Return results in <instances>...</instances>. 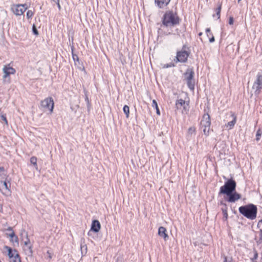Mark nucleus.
Returning a JSON list of instances; mask_svg holds the SVG:
<instances>
[{"label":"nucleus","mask_w":262,"mask_h":262,"mask_svg":"<svg viewBox=\"0 0 262 262\" xmlns=\"http://www.w3.org/2000/svg\"><path fill=\"white\" fill-rule=\"evenodd\" d=\"M180 23V18L177 14L172 11H167L162 18V24L165 27H173Z\"/></svg>","instance_id":"1"},{"label":"nucleus","mask_w":262,"mask_h":262,"mask_svg":"<svg viewBox=\"0 0 262 262\" xmlns=\"http://www.w3.org/2000/svg\"><path fill=\"white\" fill-rule=\"evenodd\" d=\"M239 212L248 219L253 220L256 217L257 209L256 205L250 204L242 206L238 209Z\"/></svg>","instance_id":"2"},{"label":"nucleus","mask_w":262,"mask_h":262,"mask_svg":"<svg viewBox=\"0 0 262 262\" xmlns=\"http://www.w3.org/2000/svg\"><path fill=\"white\" fill-rule=\"evenodd\" d=\"M236 186V182L232 179H229L220 188L219 194H230L235 190Z\"/></svg>","instance_id":"3"},{"label":"nucleus","mask_w":262,"mask_h":262,"mask_svg":"<svg viewBox=\"0 0 262 262\" xmlns=\"http://www.w3.org/2000/svg\"><path fill=\"white\" fill-rule=\"evenodd\" d=\"M252 89L255 95L258 96L262 90V71L257 73Z\"/></svg>","instance_id":"4"},{"label":"nucleus","mask_w":262,"mask_h":262,"mask_svg":"<svg viewBox=\"0 0 262 262\" xmlns=\"http://www.w3.org/2000/svg\"><path fill=\"white\" fill-rule=\"evenodd\" d=\"M210 118L208 114H205L201 122V128L205 135H208L210 128Z\"/></svg>","instance_id":"5"},{"label":"nucleus","mask_w":262,"mask_h":262,"mask_svg":"<svg viewBox=\"0 0 262 262\" xmlns=\"http://www.w3.org/2000/svg\"><path fill=\"white\" fill-rule=\"evenodd\" d=\"M194 73L192 69H187L186 72L184 73V76L187 81V85L191 90H193L194 88Z\"/></svg>","instance_id":"6"},{"label":"nucleus","mask_w":262,"mask_h":262,"mask_svg":"<svg viewBox=\"0 0 262 262\" xmlns=\"http://www.w3.org/2000/svg\"><path fill=\"white\" fill-rule=\"evenodd\" d=\"M185 46H183L182 50L177 53L176 62H185L187 60L189 53L185 50Z\"/></svg>","instance_id":"7"},{"label":"nucleus","mask_w":262,"mask_h":262,"mask_svg":"<svg viewBox=\"0 0 262 262\" xmlns=\"http://www.w3.org/2000/svg\"><path fill=\"white\" fill-rule=\"evenodd\" d=\"M41 106L45 108H48L52 113L54 108V101L52 97H48L41 101Z\"/></svg>","instance_id":"8"},{"label":"nucleus","mask_w":262,"mask_h":262,"mask_svg":"<svg viewBox=\"0 0 262 262\" xmlns=\"http://www.w3.org/2000/svg\"><path fill=\"white\" fill-rule=\"evenodd\" d=\"M26 4H18L16 5H13L11 7V10L16 15L19 16L22 15L24 13V12L27 10V7H26Z\"/></svg>","instance_id":"9"},{"label":"nucleus","mask_w":262,"mask_h":262,"mask_svg":"<svg viewBox=\"0 0 262 262\" xmlns=\"http://www.w3.org/2000/svg\"><path fill=\"white\" fill-rule=\"evenodd\" d=\"M227 198L226 200L229 203H234L241 198V195L235 191L231 192L230 194H227Z\"/></svg>","instance_id":"10"},{"label":"nucleus","mask_w":262,"mask_h":262,"mask_svg":"<svg viewBox=\"0 0 262 262\" xmlns=\"http://www.w3.org/2000/svg\"><path fill=\"white\" fill-rule=\"evenodd\" d=\"M101 228V225L98 220H94L92 222L91 231L88 232V235L91 236V231L94 232H98Z\"/></svg>","instance_id":"11"},{"label":"nucleus","mask_w":262,"mask_h":262,"mask_svg":"<svg viewBox=\"0 0 262 262\" xmlns=\"http://www.w3.org/2000/svg\"><path fill=\"white\" fill-rule=\"evenodd\" d=\"M3 71L4 73V75L3 76L4 78H6L10 74H15L16 72L14 68L9 67V65L4 66L3 69Z\"/></svg>","instance_id":"12"},{"label":"nucleus","mask_w":262,"mask_h":262,"mask_svg":"<svg viewBox=\"0 0 262 262\" xmlns=\"http://www.w3.org/2000/svg\"><path fill=\"white\" fill-rule=\"evenodd\" d=\"M188 104L186 103L185 101L180 99H178L176 101V107L177 109H181L182 107H183V109L186 112L188 111Z\"/></svg>","instance_id":"13"},{"label":"nucleus","mask_w":262,"mask_h":262,"mask_svg":"<svg viewBox=\"0 0 262 262\" xmlns=\"http://www.w3.org/2000/svg\"><path fill=\"white\" fill-rule=\"evenodd\" d=\"M158 234L159 236L162 237L165 241H167L168 238V236L166 233V230L164 227H160L158 230Z\"/></svg>","instance_id":"14"},{"label":"nucleus","mask_w":262,"mask_h":262,"mask_svg":"<svg viewBox=\"0 0 262 262\" xmlns=\"http://www.w3.org/2000/svg\"><path fill=\"white\" fill-rule=\"evenodd\" d=\"M170 0H155V3L160 8H163L166 6L170 2Z\"/></svg>","instance_id":"15"},{"label":"nucleus","mask_w":262,"mask_h":262,"mask_svg":"<svg viewBox=\"0 0 262 262\" xmlns=\"http://www.w3.org/2000/svg\"><path fill=\"white\" fill-rule=\"evenodd\" d=\"M231 116L233 117V120L231 121L228 122L227 124L225 125V126L227 127L229 126V129H231L232 128H233L236 121V116L234 114H232Z\"/></svg>","instance_id":"16"},{"label":"nucleus","mask_w":262,"mask_h":262,"mask_svg":"<svg viewBox=\"0 0 262 262\" xmlns=\"http://www.w3.org/2000/svg\"><path fill=\"white\" fill-rule=\"evenodd\" d=\"M10 187V183L9 182H7L5 181H2L0 182V189L9 190Z\"/></svg>","instance_id":"17"},{"label":"nucleus","mask_w":262,"mask_h":262,"mask_svg":"<svg viewBox=\"0 0 262 262\" xmlns=\"http://www.w3.org/2000/svg\"><path fill=\"white\" fill-rule=\"evenodd\" d=\"M6 248L8 249V256L10 259L14 257V255H15V253H17L16 250H14L13 251L10 247L8 246H6Z\"/></svg>","instance_id":"18"},{"label":"nucleus","mask_w":262,"mask_h":262,"mask_svg":"<svg viewBox=\"0 0 262 262\" xmlns=\"http://www.w3.org/2000/svg\"><path fill=\"white\" fill-rule=\"evenodd\" d=\"M224 205L225 206V207L222 208V210L223 214V220L226 221L228 219L227 207L225 204H224Z\"/></svg>","instance_id":"19"},{"label":"nucleus","mask_w":262,"mask_h":262,"mask_svg":"<svg viewBox=\"0 0 262 262\" xmlns=\"http://www.w3.org/2000/svg\"><path fill=\"white\" fill-rule=\"evenodd\" d=\"M30 162L35 167L36 170H38V166L37 164V158L35 157H32L30 158Z\"/></svg>","instance_id":"20"},{"label":"nucleus","mask_w":262,"mask_h":262,"mask_svg":"<svg viewBox=\"0 0 262 262\" xmlns=\"http://www.w3.org/2000/svg\"><path fill=\"white\" fill-rule=\"evenodd\" d=\"M12 262H21L20 258L18 253H15L14 257L11 259Z\"/></svg>","instance_id":"21"},{"label":"nucleus","mask_w":262,"mask_h":262,"mask_svg":"<svg viewBox=\"0 0 262 262\" xmlns=\"http://www.w3.org/2000/svg\"><path fill=\"white\" fill-rule=\"evenodd\" d=\"M123 110V112H124V114L126 115V117L127 118H128L129 114V107L127 105H125L124 106Z\"/></svg>","instance_id":"22"},{"label":"nucleus","mask_w":262,"mask_h":262,"mask_svg":"<svg viewBox=\"0 0 262 262\" xmlns=\"http://www.w3.org/2000/svg\"><path fill=\"white\" fill-rule=\"evenodd\" d=\"M222 9V5L220 4L218 7L216 9V15L217 16V18L219 19L220 18V13Z\"/></svg>","instance_id":"23"},{"label":"nucleus","mask_w":262,"mask_h":262,"mask_svg":"<svg viewBox=\"0 0 262 262\" xmlns=\"http://www.w3.org/2000/svg\"><path fill=\"white\" fill-rule=\"evenodd\" d=\"M262 135V130L260 129H259L256 134V140L257 141H259L260 140V138Z\"/></svg>","instance_id":"24"},{"label":"nucleus","mask_w":262,"mask_h":262,"mask_svg":"<svg viewBox=\"0 0 262 262\" xmlns=\"http://www.w3.org/2000/svg\"><path fill=\"white\" fill-rule=\"evenodd\" d=\"M9 236L12 238V241L13 240V238H15V242H16L17 243H18V237L16 236H15V235L13 232H12L11 234H10Z\"/></svg>","instance_id":"25"},{"label":"nucleus","mask_w":262,"mask_h":262,"mask_svg":"<svg viewBox=\"0 0 262 262\" xmlns=\"http://www.w3.org/2000/svg\"><path fill=\"white\" fill-rule=\"evenodd\" d=\"M34 14V13L31 10H28L27 12V14H26V16H27V17L28 19H30L31 18H32V17L33 16Z\"/></svg>","instance_id":"26"},{"label":"nucleus","mask_w":262,"mask_h":262,"mask_svg":"<svg viewBox=\"0 0 262 262\" xmlns=\"http://www.w3.org/2000/svg\"><path fill=\"white\" fill-rule=\"evenodd\" d=\"M81 250L82 251V253H83V251L85 250V253L87 251V246L85 244H84V243H81Z\"/></svg>","instance_id":"27"},{"label":"nucleus","mask_w":262,"mask_h":262,"mask_svg":"<svg viewBox=\"0 0 262 262\" xmlns=\"http://www.w3.org/2000/svg\"><path fill=\"white\" fill-rule=\"evenodd\" d=\"M195 131V128L193 127H190L189 128L188 130V135H192V134L194 133Z\"/></svg>","instance_id":"28"},{"label":"nucleus","mask_w":262,"mask_h":262,"mask_svg":"<svg viewBox=\"0 0 262 262\" xmlns=\"http://www.w3.org/2000/svg\"><path fill=\"white\" fill-rule=\"evenodd\" d=\"M175 65L173 63H170L169 64H165L163 65V68H171L174 67Z\"/></svg>","instance_id":"29"},{"label":"nucleus","mask_w":262,"mask_h":262,"mask_svg":"<svg viewBox=\"0 0 262 262\" xmlns=\"http://www.w3.org/2000/svg\"><path fill=\"white\" fill-rule=\"evenodd\" d=\"M152 106L155 108L158 107L157 101L155 100H153L152 102Z\"/></svg>","instance_id":"30"},{"label":"nucleus","mask_w":262,"mask_h":262,"mask_svg":"<svg viewBox=\"0 0 262 262\" xmlns=\"http://www.w3.org/2000/svg\"><path fill=\"white\" fill-rule=\"evenodd\" d=\"M32 30H33V32L34 34H35V35H38V31L37 30V29H36L35 25H33V29Z\"/></svg>","instance_id":"31"},{"label":"nucleus","mask_w":262,"mask_h":262,"mask_svg":"<svg viewBox=\"0 0 262 262\" xmlns=\"http://www.w3.org/2000/svg\"><path fill=\"white\" fill-rule=\"evenodd\" d=\"M206 33H207V36L209 37L210 36H212V35H213L211 32H210V28H207L206 29Z\"/></svg>","instance_id":"32"},{"label":"nucleus","mask_w":262,"mask_h":262,"mask_svg":"<svg viewBox=\"0 0 262 262\" xmlns=\"http://www.w3.org/2000/svg\"><path fill=\"white\" fill-rule=\"evenodd\" d=\"M52 1L56 3L58 8L60 10L61 9V6L59 3V0H52Z\"/></svg>","instance_id":"33"},{"label":"nucleus","mask_w":262,"mask_h":262,"mask_svg":"<svg viewBox=\"0 0 262 262\" xmlns=\"http://www.w3.org/2000/svg\"><path fill=\"white\" fill-rule=\"evenodd\" d=\"M1 118H2V119L3 121H5V123H6V124H8V121H7V118H6V116H5V115H2L1 116Z\"/></svg>","instance_id":"34"},{"label":"nucleus","mask_w":262,"mask_h":262,"mask_svg":"<svg viewBox=\"0 0 262 262\" xmlns=\"http://www.w3.org/2000/svg\"><path fill=\"white\" fill-rule=\"evenodd\" d=\"M72 56H73V58L74 59V60H78V57L77 55L76 54H74L73 52H72Z\"/></svg>","instance_id":"35"},{"label":"nucleus","mask_w":262,"mask_h":262,"mask_svg":"<svg viewBox=\"0 0 262 262\" xmlns=\"http://www.w3.org/2000/svg\"><path fill=\"white\" fill-rule=\"evenodd\" d=\"M229 24L230 25H232L233 24V18L232 17H230L229 18Z\"/></svg>","instance_id":"36"},{"label":"nucleus","mask_w":262,"mask_h":262,"mask_svg":"<svg viewBox=\"0 0 262 262\" xmlns=\"http://www.w3.org/2000/svg\"><path fill=\"white\" fill-rule=\"evenodd\" d=\"M215 40L214 37L213 35H212L211 37L209 38V42H213Z\"/></svg>","instance_id":"37"},{"label":"nucleus","mask_w":262,"mask_h":262,"mask_svg":"<svg viewBox=\"0 0 262 262\" xmlns=\"http://www.w3.org/2000/svg\"><path fill=\"white\" fill-rule=\"evenodd\" d=\"M156 112H157V114L158 115H160V111H159V108L158 107V108H156Z\"/></svg>","instance_id":"38"},{"label":"nucleus","mask_w":262,"mask_h":262,"mask_svg":"<svg viewBox=\"0 0 262 262\" xmlns=\"http://www.w3.org/2000/svg\"><path fill=\"white\" fill-rule=\"evenodd\" d=\"M223 262H231L230 260H228L226 257H225L224 260Z\"/></svg>","instance_id":"39"},{"label":"nucleus","mask_w":262,"mask_h":262,"mask_svg":"<svg viewBox=\"0 0 262 262\" xmlns=\"http://www.w3.org/2000/svg\"><path fill=\"white\" fill-rule=\"evenodd\" d=\"M85 101H87V103L89 104V101L88 97L87 96H86V97H85Z\"/></svg>","instance_id":"40"},{"label":"nucleus","mask_w":262,"mask_h":262,"mask_svg":"<svg viewBox=\"0 0 262 262\" xmlns=\"http://www.w3.org/2000/svg\"><path fill=\"white\" fill-rule=\"evenodd\" d=\"M29 243V240H28L27 241L25 242L24 244L25 245H28Z\"/></svg>","instance_id":"41"},{"label":"nucleus","mask_w":262,"mask_h":262,"mask_svg":"<svg viewBox=\"0 0 262 262\" xmlns=\"http://www.w3.org/2000/svg\"><path fill=\"white\" fill-rule=\"evenodd\" d=\"M257 253H255V255H254V258H257Z\"/></svg>","instance_id":"42"},{"label":"nucleus","mask_w":262,"mask_h":262,"mask_svg":"<svg viewBox=\"0 0 262 262\" xmlns=\"http://www.w3.org/2000/svg\"><path fill=\"white\" fill-rule=\"evenodd\" d=\"M260 239L262 240V232L260 233Z\"/></svg>","instance_id":"43"},{"label":"nucleus","mask_w":262,"mask_h":262,"mask_svg":"<svg viewBox=\"0 0 262 262\" xmlns=\"http://www.w3.org/2000/svg\"><path fill=\"white\" fill-rule=\"evenodd\" d=\"M202 35V32H200L199 34V36H201Z\"/></svg>","instance_id":"44"},{"label":"nucleus","mask_w":262,"mask_h":262,"mask_svg":"<svg viewBox=\"0 0 262 262\" xmlns=\"http://www.w3.org/2000/svg\"><path fill=\"white\" fill-rule=\"evenodd\" d=\"M8 230H12V228L11 227H9L8 229Z\"/></svg>","instance_id":"45"},{"label":"nucleus","mask_w":262,"mask_h":262,"mask_svg":"<svg viewBox=\"0 0 262 262\" xmlns=\"http://www.w3.org/2000/svg\"><path fill=\"white\" fill-rule=\"evenodd\" d=\"M49 257L50 258H51V257H52L50 255V254L49 255Z\"/></svg>","instance_id":"46"},{"label":"nucleus","mask_w":262,"mask_h":262,"mask_svg":"<svg viewBox=\"0 0 262 262\" xmlns=\"http://www.w3.org/2000/svg\"><path fill=\"white\" fill-rule=\"evenodd\" d=\"M12 241H14L15 242V238H13V240Z\"/></svg>","instance_id":"47"},{"label":"nucleus","mask_w":262,"mask_h":262,"mask_svg":"<svg viewBox=\"0 0 262 262\" xmlns=\"http://www.w3.org/2000/svg\"><path fill=\"white\" fill-rule=\"evenodd\" d=\"M260 222L262 223V220L261 221H260Z\"/></svg>","instance_id":"48"},{"label":"nucleus","mask_w":262,"mask_h":262,"mask_svg":"<svg viewBox=\"0 0 262 262\" xmlns=\"http://www.w3.org/2000/svg\"><path fill=\"white\" fill-rule=\"evenodd\" d=\"M241 1V0H238V2H240Z\"/></svg>","instance_id":"49"}]
</instances>
